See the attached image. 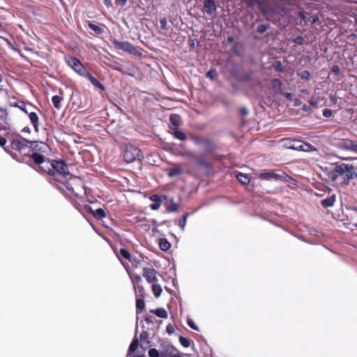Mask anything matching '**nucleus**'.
I'll use <instances>...</instances> for the list:
<instances>
[{
    "label": "nucleus",
    "instance_id": "nucleus-1",
    "mask_svg": "<svg viewBox=\"0 0 357 357\" xmlns=\"http://www.w3.org/2000/svg\"><path fill=\"white\" fill-rule=\"evenodd\" d=\"M46 174L50 181L63 184L69 192L78 197L84 192V186L82 179L69 172L68 165L64 160H52V165Z\"/></svg>",
    "mask_w": 357,
    "mask_h": 357
},
{
    "label": "nucleus",
    "instance_id": "nucleus-2",
    "mask_svg": "<svg viewBox=\"0 0 357 357\" xmlns=\"http://www.w3.org/2000/svg\"><path fill=\"white\" fill-rule=\"evenodd\" d=\"M38 144L34 141H29L20 153L22 157V160L31 166L38 172L45 174L50 171L52 165V160L37 152Z\"/></svg>",
    "mask_w": 357,
    "mask_h": 357
},
{
    "label": "nucleus",
    "instance_id": "nucleus-3",
    "mask_svg": "<svg viewBox=\"0 0 357 357\" xmlns=\"http://www.w3.org/2000/svg\"><path fill=\"white\" fill-rule=\"evenodd\" d=\"M354 166L350 164L341 163L335 165L328 174V178L337 185L341 187L347 185L353 179Z\"/></svg>",
    "mask_w": 357,
    "mask_h": 357
},
{
    "label": "nucleus",
    "instance_id": "nucleus-4",
    "mask_svg": "<svg viewBox=\"0 0 357 357\" xmlns=\"http://www.w3.org/2000/svg\"><path fill=\"white\" fill-rule=\"evenodd\" d=\"M122 155L127 163L132 162L141 158V151L134 145L126 144L123 150Z\"/></svg>",
    "mask_w": 357,
    "mask_h": 357
},
{
    "label": "nucleus",
    "instance_id": "nucleus-5",
    "mask_svg": "<svg viewBox=\"0 0 357 357\" xmlns=\"http://www.w3.org/2000/svg\"><path fill=\"white\" fill-rule=\"evenodd\" d=\"M66 60L67 64L79 75L84 77L89 72L82 62L76 57L69 56Z\"/></svg>",
    "mask_w": 357,
    "mask_h": 357
},
{
    "label": "nucleus",
    "instance_id": "nucleus-6",
    "mask_svg": "<svg viewBox=\"0 0 357 357\" xmlns=\"http://www.w3.org/2000/svg\"><path fill=\"white\" fill-rule=\"evenodd\" d=\"M289 177L288 174L285 172H282V174H277L273 171L271 170H265L263 172L260 173L258 176V178L261 180H286V178Z\"/></svg>",
    "mask_w": 357,
    "mask_h": 357
},
{
    "label": "nucleus",
    "instance_id": "nucleus-7",
    "mask_svg": "<svg viewBox=\"0 0 357 357\" xmlns=\"http://www.w3.org/2000/svg\"><path fill=\"white\" fill-rule=\"evenodd\" d=\"M113 45H114L115 48L117 50H121L124 52H127L130 54H135L137 52L136 47L132 45L130 43L126 41V42H121L116 38H114L112 40Z\"/></svg>",
    "mask_w": 357,
    "mask_h": 357
},
{
    "label": "nucleus",
    "instance_id": "nucleus-8",
    "mask_svg": "<svg viewBox=\"0 0 357 357\" xmlns=\"http://www.w3.org/2000/svg\"><path fill=\"white\" fill-rule=\"evenodd\" d=\"M28 144H29V140L21 136H17L10 141V146L13 150H15L20 153L22 149H24L25 145Z\"/></svg>",
    "mask_w": 357,
    "mask_h": 357
},
{
    "label": "nucleus",
    "instance_id": "nucleus-9",
    "mask_svg": "<svg viewBox=\"0 0 357 357\" xmlns=\"http://www.w3.org/2000/svg\"><path fill=\"white\" fill-rule=\"evenodd\" d=\"M114 252H115L116 255L120 260L121 263L122 264V265L124 266V268L128 272L130 266L128 263L123 262V261L121 259V258L125 259L128 261H131L132 256H131L130 252L126 248H121L119 250H114Z\"/></svg>",
    "mask_w": 357,
    "mask_h": 357
},
{
    "label": "nucleus",
    "instance_id": "nucleus-10",
    "mask_svg": "<svg viewBox=\"0 0 357 357\" xmlns=\"http://www.w3.org/2000/svg\"><path fill=\"white\" fill-rule=\"evenodd\" d=\"M194 140L196 143L204 146L206 153H212L215 149L213 142L208 138L201 139L196 137L194 138Z\"/></svg>",
    "mask_w": 357,
    "mask_h": 357
},
{
    "label": "nucleus",
    "instance_id": "nucleus-11",
    "mask_svg": "<svg viewBox=\"0 0 357 357\" xmlns=\"http://www.w3.org/2000/svg\"><path fill=\"white\" fill-rule=\"evenodd\" d=\"M156 274L157 271L152 266L143 268V276L149 283H154L158 281Z\"/></svg>",
    "mask_w": 357,
    "mask_h": 357
},
{
    "label": "nucleus",
    "instance_id": "nucleus-12",
    "mask_svg": "<svg viewBox=\"0 0 357 357\" xmlns=\"http://www.w3.org/2000/svg\"><path fill=\"white\" fill-rule=\"evenodd\" d=\"M204 7L208 15H212L215 14L217 10L215 0H205L204 2Z\"/></svg>",
    "mask_w": 357,
    "mask_h": 357
},
{
    "label": "nucleus",
    "instance_id": "nucleus-13",
    "mask_svg": "<svg viewBox=\"0 0 357 357\" xmlns=\"http://www.w3.org/2000/svg\"><path fill=\"white\" fill-rule=\"evenodd\" d=\"M188 155H190V157L195 158L196 162H197V165H199V167H204L206 169H210L212 167L211 163H210L208 161H206V160H204L202 157L195 158L194 153H188Z\"/></svg>",
    "mask_w": 357,
    "mask_h": 357
},
{
    "label": "nucleus",
    "instance_id": "nucleus-14",
    "mask_svg": "<svg viewBox=\"0 0 357 357\" xmlns=\"http://www.w3.org/2000/svg\"><path fill=\"white\" fill-rule=\"evenodd\" d=\"M29 118L34 128L35 131L38 132L39 128V117L38 114L35 112H30V113H29Z\"/></svg>",
    "mask_w": 357,
    "mask_h": 357
},
{
    "label": "nucleus",
    "instance_id": "nucleus-15",
    "mask_svg": "<svg viewBox=\"0 0 357 357\" xmlns=\"http://www.w3.org/2000/svg\"><path fill=\"white\" fill-rule=\"evenodd\" d=\"M169 121L171 123V129L176 130L180 126L181 116L176 114H171L169 116Z\"/></svg>",
    "mask_w": 357,
    "mask_h": 357
},
{
    "label": "nucleus",
    "instance_id": "nucleus-16",
    "mask_svg": "<svg viewBox=\"0 0 357 357\" xmlns=\"http://www.w3.org/2000/svg\"><path fill=\"white\" fill-rule=\"evenodd\" d=\"M84 77H87L95 87L100 89L102 91L105 90L103 84L97 78L94 77L89 72H88Z\"/></svg>",
    "mask_w": 357,
    "mask_h": 357
},
{
    "label": "nucleus",
    "instance_id": "nucleus-17",
    "mask_svg": "<svg viewBox=\"0 0 357 357\" xmlns=\"http://www.w3.org/2000/svg\"><path fill=\"white\" fill-rule=\"evenodd\" d=\"M63 100V92L60 90V96H54L52 98V101L54 107L59 110L61 108V102Z\"/></svg>",
    "mask_w": 357,
    "mask_h": 357
},
{
    "label": "nucleus",
    "instance_id": "nucleus-18",
    "mask_svg": "<svg viewBox=\"0 0 357 357\" xmlns=\"http://www.w3.org/2000/svg\"><path fill=\"white\" fill-rule=\"evenodd\" d=\"M349 215L350 224L357 227V208L351 207Z\"/></svg>",
    "mask_w": 357,
    "mask_h": 357
},
{
    "label": "nucleus",
    "instance_id": "nucleus-19",
    "mask_svg": "<svg viewBox=\"0 0 357 357\" xmlns=\"http://www.w3.org/2000/svg\"><path fill=\"white\" fill-rule=\"evenodd\" d=\"M335 202V196L334 195H332L330 197L322 199L321 201V204L324 208H326L333 206L334 205Z\"/></svg>",
    "mask_w": 357,
    "mask_h": 357
},
{
    "label": "nucleus",
    "instance_id": "nucleus-20",
    "mask_svg": "<svg viewBox=\"0 0 357 357\" xmlns=\"http://www.w3.org/2000/svg\"><path fill=\"white\" fill-rule=\"evenodd\" d=\"M296 149L305 151V152H311V151H316L317 149L309 143H305L303 142L302 144H301L298 147L296 148Z\"/></svg>",
    "mask_w": 357,
    "mask_h": 357
},
{
    "label": "nucleus",
    "instance_id": "nucleus-21",
    "mask_svg": "<svg viewBox=\"0 0 357 357\" xmlns=\"http://www.w3.org/2000/svg\"><path fill=\"white\" fill-rule=\"evenodd\" d=\"M166 208L169 212H174L178 209V204L174 202L173 199H170L166 202Z\"/></svg>",
    "mask_w": 357,
    "mask_h": 357
},
{
    "label": "nucleus",
    "instance_id": "nucleus-22",
    "mask_svg": "<svg viewBox=\"0 0 357 357\" xmlns=\"http://www.w3.org/2000/svg\"><path fill=\"white\" fill-rule=\"evenodd\" d=\"M138 347L139 340L137 337H135L130 344L128 356H131L137 349Z\"/></svg>",
    "mask_w": 357,
    "mask_h": 357
},
{
    "label": "nucleus",
    "instance_id": "nucleus-23",
    "mask_svg": "<svg viewBox=\"0 0 357 357\" xmlns=\"http://www.w3.org/2000/svg\"><path fill=\"white\" fill-rule=\"evenodd\" d=\"M150 312L155 314L160 318L166 319L168 317L167 311L164 308H157L155 310H151Z\"/></svg>",
    "mask_w": 357,
    "mask_h": 357
},
{
    "label": "nucleus",
    "instance_id": "nucleus-24",
    "mask_svg": "<svg viewBox=\"0 0 357 357\" xmlns=\"http://www.w3.org/2000/svg\"><path fill=\"white\" fill-rule=\"evenodd\" d=\"M236 178H237L238 181L241 184H243L244 185L249 184V183L250 181L249 176L247 174H243V173H238L236 175Z\"/></svg>",
    "mask_w": 357,
    "mask_h": 357
},
{
    "label": "nucleus",
    "instance_id": "nucleus-25",
    "mask_svg": "<svg viewBox=\"0 0 357 357\" xmlns=\"http://www.w3.org/2000/svg\"><path fill=\"white\" fill-rule=\"evenodd\" d=\"M159 247L162 251H167L170 248L171 244L166 238H160L159 240Z\"/></svg>",
    "mask_w": 357,
    "mask_h": 357
},
{
    "label": "nucleus",
    "instance_id": "nucleus-26",
    "mask_svg": "<svg viewBox=\"0 0 357 357\" xmlns=\"http://www.w3.org/2000/svg\"><path fill=\"white\" fill-rule=\"evenodd\" d=\"M93 216L97 220H101L106 217V213L104 209L99 208L94 211Z\"/></svg>",
    "mask_w": 357,
    "mask_h": 357
},
{
    "label": "nucleus",
    "instance_id": "nucleus-27",
    "mask_svg": "<svg viewBox=\"0 0 357 357\" xmlns=\"http://www.w3.org/2000/svg\"><path fill=\"white\" fill-rule=\"evenodd\" d=\"M166 195H158L157 194L152 195L149 199L154 203H162V201L167 199Z\"/></svg>",
    "mask_w": 357,
    "mask_h": 357
},
{
    "label": "nucleus",
    "instance_id": "nucleus-28",
    "mask_svg": "<svg viewBox=\"0 0 357 357\" xmlns=\"http://www.w3.org/2000/svg\"><path fill=\"white\" fill-rule=\"evenodd\" d=\"M8 112L6 109L0 107V124L6 123Z\"/></svg>",
    "mask_w": 357,
    "mask_h": 357
},
{
    "label": "nucleus",
    "instance_id": "nucleus-29",
    "mask_svg": "<svg viewBox=\"0 0 357 357\" xmlns=\"http://www.w3.org/2000/svg\"><path fill=\"white\" fill-rule=\"evenodd\" d=\"M88 26L96 34H100L102 33L103 31V29L99 26L98 25H96L95 24H93L92 22L91 21H88Z\"/></svg>",
    "mask_w": 357,
    "mask_h": 357
},
{
    "label": "nucleus",
    "instance_id": "nucleus-30",
    "mask_svg": "<svg viewBox=\"0 0 357 357\" xmlns=\"http://www.w3.org/2000/svg\"><path fill=\"white\" fill-rule=\"evenodd\" d=\"M343 146L345 148L352 150L357 151V144L351 140H346L343 142Z\"/></svg>",
    "mask_w": 357,
    "mask_h": 357
},
{
    "label": "nucleus",
    "instance_id": "nucleus-31",
    "mask_svg": "<svg viewBox=\"0 0 357 357\" xmlns=\"http://www.w3.org/2000/svg\"><path fill=\"white\" fill-rule=\"evenodd\" d=\"M162 291V289L160 284H153L152 285V291L156 298H158L161 295Z\"/></svg>",
    "mask_w": 357,
    "mask_h": 357
},
{
    "label": "nucleus",
    "instance_id": "nucleus-32",
    "mask_svg": "<svg viewBox=\"0 0 357 357\" xmlns=\"http://www.w3.org/2000/svg\"><path fill=\"white\" fill-rule=\"evenodd\" d=\"M182 174V169L180 167H175L170 169L167 174L168 176L173 177L175 176H178Z\"/></svg>",
    "mask_w": 357,
    "mask_h": 357
},
{
    "label": "nucleus",
    "instance_id": "nucleus-33",
    "mask_svg": "<svg viewBox=\"0 0 357 357\" xmlns=\"http://www.w3.org/2000/svg\"><path fill=\"white\" fill-rule=\"evenodd\" d=\"M144 307H145V303H144L143 297L139 298V297L137 296V298H136V308H137V310H142L144 309Z\"/></svg>",
    "mask_w": 357,
    "mask_h": 357
},
{
    "label": "nucleus",
    "instance_id": "nucleus-34",
    "mask_svg": "<svg viewBox=\"0 0 357 357\" xmlns=\"http://www.w3.org/2000/svg\"><path fill=\"white\" fill-rule=\"evenodd\" d=\"M179 342L181 344V345L185 348L189 347L190 346L191 342H192V341L190 339L184 337L183 336L179 337Z\"/></svg>",
    "mask_w": 357,
    "mask_h": 357
},
{
    "label": "nucleus",
    "instance_id": "nucleus-35",
    "mask_svg": "<svg viewBox=\"0 0 357 357\" xmlns=\"http://www.w3.org/2000/svg\"><path fill=\"white\" fill-rule=\"evenodd\" d=\"M174 130V135L176 138H177L181 141H184L186 139V135L183 132L179 130L178 128L176 130Z\"/></svg>",
    "mask_w": 357,
    "mask_h": 357
},
{
    "label": "nucleus",
    "instance_id": "nucleus-36",
    "mask_svg": "<svg viewBox=\"0 0 357 357\" xmlns=\"http://www.w3.org/2000/svg\"><path fill=\"white\" fill-rule=\"evenodd\" d=\"M273 67L275 71L278 73H282L284 71V68L282 66V63L280 61H276L273 63Z\"/></svg>",
    "mask_w": 357,
    "mask_h": 357
},
{
    "label": "nucleus",
    "instance_id": "nucleus-37",
    "mask_svg": "<svg viewBox=\"0 0 357 357\" xmlns=\"http://www.w3.org/2000/svg\"><path fill=\"white\" fill-rule=\"evenodd\" d=\"M169 350V357H183L182 354L178 351H177V353L175 354H173L174 351H176V349L174 347H168V351Z\"/></svg>",
    "mask_w": 357,
    "mask_h": 357
},
{
    "label": "nucleus",
    "instance_id": "nucleus-38",
    "mask_svg": "<svg viewBox=\"0 0 357 357\" xmlns=\"http://www.w3.org/2000/svg\"><path fill=\"white\" fill-rule=\"evenodd\" d=\"M206 77L213 80L217 77L218 74L215 69H211L206 73Z\"/></svg>",
    "mask_w": 357,
    "mask_h": 357
},
{
    "label": "nucleus",
    "instance_id": "nucleus-39",
    "mask_svg": "<svg viewBox=\"0 0 357 357\" xmlns=\"http://www.w3.org/2000/svg\"><path fill=\"white\" fill-rule=\"evenodd\" d=\"M28 105V103H26L24 101H21L18 103H15L13 105L14 107H18L19 109H20L23 112H26V105Z\"/></svg>",
    "mask_w": 357,
    "mask_h": 357
},
{
    "label": "nucleus",
    "instance_id": "nucleus-40",
    "mask_svg": "<svg viewBox=\"0 0 357 357\" xmlns=\"http://www.w3.org/2000/svg\"><path fill=\"white\" fill-rule=\"evenodd\" d=\"M149 357H160V354H159L158 351L155 349L152 348L149 350Z\"/></svg>",
    "mask_w": 357,
    "mask_h": 357
},
{
    "label": "nucleus",
    "instance_id": "nucleus-41",
    "mask_svg": "<svg viewBox=\"0 0 357 357\" xmlns=\"http://www.w3.org/2000/svg\"><path fill=\"white\" fill-rule=\"evenodd\" d=\"M299 76L302 79L308 80L310 77V73L308 70H303L299 73Z\"/></svg>",
    "mask_w": 357,
    "mask_h": 357
},
{
    "label": "nucleus",
    "instance_id": "nucleus-42",
    "mask_svg": "<svg viewBox=\"0 0 357 357\" xmlns=\"http://www.w3.org/2000/svg\"><path fill=\"white\" fill-rule=\"evenodd\" d=\"M293 41L296 44L302 45L305 43V39L303 38V37L299 36H297L295 38H294Z\"/></svg>",
    "mask_w": 357,
    "mask_h": 357
},
{
    "label": "nucleus",
    "instance_id": "nucleus-43",
    "mask_svg": "<svg viewBox=\"0 0 357 357\" xmlns=\"http://www.w3.org/2000/svg\"><path fill=\"white\" fill-rule=\"evenodd\" d=\"M282 82L279 79H273L271 81V85L273 88L280 87L282 86Z\"/></svg>",
    "mask_w": 357,
    "mask_h": 357
},
{
    "label": "nucleus",
    "instance_id": "nucleus-44",
    "mask_svg": "<svg viewBox=\"0 0 357 357\" xmlns=\"http://www.w3.org/2000/svg\"><path fill=\"white\" fill-rule=\"evenodd\" d=\"M129 261L131 262L133 268H137L138 266H139L140 262H141L139 259H137L135 257L134 258L131 257V261Z\"/></svg>",
    "mask_w": 357,
    "mask_h": 357
},
{
    "label": "nucleus",
    "instance_id": "nucleus-45",
    "mask_svg": "<svg viewBox=\"0 0 357 357\" xmlns=\"http://www.w3.org/2000/svg\"><path fill=\"white\" fill-rule=\"evenodd\" d=\"M188 216V213H185L183 215V219L179 221V225L182 228V229H184L185 225L186 224L187 218Z\"/></svg>",
    "mask_w": 357,
    "mask_h": 357
},
{
    "label": "nucleus",
    "instance_id": "nucleus-46",
    "mask_svg": "<svg viewBox=\"0 0 357 357\" xmlns=\"http://www.w3.org/2000/svg\"><path fill=\"white\" fill-rule=\"evenodd\" d=\"M149 334L146 331H143L141 334H140V340L142 342H146L147 343H149Z\"/></svg>",
    "mask_w": 357,
    "mask_h": 357
},
{
    "label": "nucleus",
    "instance_id": "nucleus-47",
    "mask_svg": "<svg viewBox=\"0 0 357 357\" xmlns=\"http://www.w3.org/2000/svg\"><path fill=\"white\" fill-rule=\"evenodd\" d=\"M160 23L161 29H162V30L167 29V21L166 18L164 17V18L160 19Z\"/></svg>",
    "mask_w": 357,
    "mask_h": 357
},
{
    "label": "nucleus",
    "instance_id": "nucleus-48",
    "mask_svg": "<svg viewBox=\"0 0 357 357\" xmlns=\"http://www.w3.org/2000/svg\"><path fill=\"white\" fill-rule=\"evenodd\" d=\"M267 29L268 27L265 24H259L257 26V31L259 33H264Z\"/></svg>",
    "mask_w": 357,
    "mask_h": 357
},
{
    "label": "nucleus",
    "instance_id": "nucleus-49",
    "mask_svg": "<svg viewBox=\"0 0 357 357\" xmlns=\"http://www.w3.org/2000/svg\"><path fill=\"white\" fill-rule=\"evenodd\" d=\"M175 331V328H174V326L169 324L166 327V331L168 334H172Z\"/></svg>",
    "mask_w": 357,
    "mask_h": 357
},
{
    "label": "nucleus",
    "instance_id": "nucleus-50",
    "mask_svg": "<svg viewBox=\"0 0 357 357\" xmlns=\"http://www.w3.org/2000/svg\"><path fill=\"white\" fill-rule=\"evenodd\" d=\"M332 114V111L330 109H324L323 110V116L326 118H330Z\"/></svg>",
    "mask_w": 357,
    "mask_h": 357
},
{
    "label": "nucleus",
    "instance_id": "nucleus-51",
    "mask_svg": "<svg viewBox=\"0 0 357 357\" xmlns=\"http://www.w3.org/2000/svg\"><path fill=\"white\" fill-rule=\"evenodd\" d=\"M331 71L336 75H339L340 73V68L337 65H333L331 68Z\"/></svg>",
    "mask_w": 357,
    "mask_h": 357
},
{
    "label": "nucleus",
    "instance_id": "nucleus-52",
    "mask_svg": "<svg viewBox=\"0 0 357 357\" xmlns=\"http://www.w3.org/2000/svg\"><path fill=\"white\" fill-rule=\"evenodd\" d=\"M188 325L191 328H192L193 330H195V331H199L197 326L195 325V324L194 323V321L191 319H188Z\"/></svg>",
    "mask_w": 357,
    "mask_h": 357
},
{
    "label": "nucleus",
    "instance_id": "nucleus-53",
    "mask_svg": "<svg viewBox=\"0 0 357 357\" xmlns=\"http://www.w3.org/2000/svg\"><path fill=\"white\" fill-rule=\"evenodd\" d=\"M160 206H161V203H153L150 205V208L153 211H156V210L159 209Z\"/></svg>",
    "mask_w": 357,
    "mask_h": 357
},
{
    "label": "nucleus",
    "instance_id": "nucleus-54",
    "mask_svg": "<svg viewBox=\"0 0 357 357\" xmlns=\"http://www.w3.org/2000/svg\"><path fill=\"white\" fill-rule=\"evenodd\" d=\"M239 113H240L241 116H244L248 114V111L247 108L243 107L240 108Z\"/></svg>",
    "mask_w": 357,
    "mask_h": 357
},
{
    "label": "nucleus",
    "instance_id": "nucleus-55",
    "mask_svg": "<svg viewBox=\"0 0 357 357\" xmlns=\"http://www.w3.org/2000/svg\"><path fill=\"white\" fill-rule=\"evenodd\" d=\"M155 320V318L154 317H152V316H146L145 318H144V321L147 323V324H153V321Z\"/></svg>",
    "mask_w": 357,
    "mask_h": 357
},
{
    "label": "nucleus",
    "instance_id": "nucleus-56",
    "mask_svg": "<svg viewBox=\"0 0 357 357\" xmlns=\"http://www.w3.org/2000/svg\"><path fill=\"white\" fill-rule=\"evenodd\" d=\"M6 143H7L6 139L0 135V146L2 147H4L5 145L6 144Z\"/></svg>",
    "mask_w": 357,
    "mask_h": 357
},
{
    "label": "nucleus",
    "instance_id": "nucleus-57",
    "mask_svg": "<svg viewBox=\"0 0 357 357\" xmlns=\"http://www.w3.org/2000/svg\"><path fill=\"white\" fill-rule=\"evenodd\" d=\"M115 1H116V4L121 6H124L127 3V1H128V0H115Z\"/></svg>",
    "mask_w": 357,
    "mask_h": 357
},
{
    "label": "nucleus",
    "instance_id": "nucleus-58",
    "mask_svg": "<svg viewBox=\"0 0 357 357\" xmlns=\"http://www.w3.org/2000/svg\"><path fill=\"white\" fill-rule=\"evenodd\" d=\"M261 12H262L263 15L267 18V20H269V17H270L269 10L264 8V9L261 10Z\"/></svg>",
    "mask_w": 357,
    "mask_h": 357
},
{
    "label": "nucleus",
    "instance_id": "nucleus-59",
    "mask_svg": "<svg viewBox=\"0 0 357 357\" xmlns=\"http://www.w3.org/2000/svg\"><path fill=\"white\" fill-rule=\"evenodd\" d=\"M32 107H33V105L31 104H30V103H28V105L26 107V112H24L29 116V113H30V112H32L31 111V108Z\"/></svg>",
    "mask_w": 357,
    "mask_h": 357
},
{
    "label": "nucleus",
    "instance_id": "nucleus-60",
    "mask_svg": "<svg viewBox=\"0 0 357 357\" xmlns=\"http://www.w3.org/2000/svg\"><path fill=\"white\" fill-rule=\"evenodd\" d=\"M318 20V17L315 15L310 16L308 19V21H310L311 23H315L317 20Z\"/></svg>",
    "mask_w": 357,
    "mask_h": 357
},
{
    "label": "nucleus",
    "instance_id": "nucleus-61",
    "mask_svg": "<svg viewBox=\"0 0 357 357\" xmlns=\"http://www.w3.org/2000/svg\"><path fill=\"white\" fill-rule=\"evenodd\" d=\"M168 347H169V345L167 346V348L165 351V353L164 352H161L160 354V357H169V350L168 351Z\"/></svg>",
    "mask_w": 357,
    "mask_h": 357
},
{
    "label": "nucleus",
    "instance_id": "nucleus-62",
    "mask_svg": "<svg viewBox=\"0 0 357 357\" xmlns=\"http://www.w3.org/2000/svg\"><path fill=\"white\" fill-rule=\"evenodd\" d=\"M85 208L87 212H89V213L92 214L93 215V213H94V211L95 210H93V208H91V206L89 205H86L85 206Z\"/></svg>",
    "mask_w": 357,
    "mask_h": 357
},
{
    "label": "nucleus",
    "instance_id": "nucleus-63",
    "mask_svg": "<svg viewBox=\"0 0 357 357\" xmlns=\"http://www.w3.org/2000/svg\"><path fill=\"white\" fill-rule=\"evenodd\" d=\"M103 3L107 7H111L112 6V0H103Z\"/></svg>",
    "mask_w": 357,
    "mask_h": 357
},
{
    "label": "nucleus",
    "instance_id": "nucleus-64",
    "mask_svg": "<svg viewBox=\"0 0 357 357\" xmlns=\"http://www.w3.org/2000/svg\"><path fill=\"white\" fill-rule=\"evenodd\" d=\"M298 16L303 20H305V15L303 12L301 11L298 13Z\"/></svg>",
    "mask_w": 357,
    "mask_h": 357
}]
</instances>
